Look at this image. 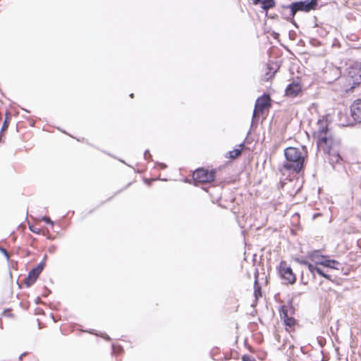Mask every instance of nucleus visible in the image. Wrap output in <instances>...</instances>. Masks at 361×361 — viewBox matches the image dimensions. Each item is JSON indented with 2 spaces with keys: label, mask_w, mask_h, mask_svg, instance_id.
<instances>
[{
  "label": "nucleus",
  "mask_w": 361,
  "mask_h": 361,
  "mask_svg": "<svg viewBox=\"0 0 361 361\" xmlns=\"http://www.w3.org/2000/svg\"><path fill=\"white\" fill-rule=\"evenodd\" d=\"M305 147H287L284 150L286 161L283 164V169L288 171L299 173L303 168L305 161Z\"/></svg>",
  "instance_id": "f257e3e1"
},
{
  "label": "nucleus",
  "mask_w": 361,
  "mask_h": 361,
  "mask_svg": "<svg viewBox=\"0 0 361 361\" xmlns=\"http://www.w3.org/2000/svg\"><path fill=\"white\" fill-rule=\"evenodd\" d=\"M317 125L318 130L316 134L317 145L324 152L334 150V148L338 145V141L333 136L324 121L319 120Z\"/></svg>",
  "instance_id": "f03ea898"
},
{
  "label": "nucleus",
  "mask_w": 361,
  "mask_h": 361,
  "mask_svg": "<svg viewBox=\"0 0 361 361\" xmlns=\"http://www.w3.org/2000/svg\"><path fill=\"white\" fill-rule=\"evenodd\" d=\"M317 6V0H306L293 2L286 8L290 9L291 15L294 16L298 11L309 12L314 10Z\"/></svg>",
  "instance_id": "7ed1b4c3"
},
{
  "label": "nucleus",
  "mask_w": 361,
  "mask_h": 361,
  "mask_svg": "<svg viewBox=\"0 0 361 361\" xmlns=\"http://www.w3.org/2000/svg\"><path fill=\"white\" fill-rule=\"evenodd\" d=\"M279 273L285 283L293 284L295 282V275L293 274L290 267L288 266L286 262H281L279 268Z\"/></svg>",
  "instance_id": "20e7f679"
},
{
  "label": "nucleus",
  "mask_w": 361,
  "mask_h": 361,
  "mask_svg": "<svg viewBox=\"0 0 361 361\" xmlns=\"http://www.w3.org/2000/svg\"><path fill=\"white\" fill-rule=\"evenodd\" d=\"M270 100V97L268 94H263L256 100L252 115V122H254L259 114L271 106Z\"/></svg>",
  "instance_id": "39448f33"
},
{
  "label": "nucleus",
  "mask_w": 361,
  "mask_h": 361,
  "mask_svg": "<svg viewBox=\"0 0 361 361\" xmlns=\"http://www.w3.org/2000/svg\"><path fill=\"white\" fill-rule=\"evenodd\" d=\"M215 178L214 171L198 169L193 173V179L199 183H210Z\"/></svg>",
  "instance_id": "423d86ee"
},
{
  "label": "nucleus",
  "mask_w": 361,
  "mask_h": 361,
  "mask_svg": "<svg viewBox=\"0 0 361 361\" xmlns=\"http://www.w3.org/2000/svg\"><path fill=\"white\" fill-rule=\"evenodd\" d=\"M44 266L45 263L44 262H41L36 267L33 268L29 272L27 276L25 279V282L27 286H30L35 283V281L37 280L39 275L43 270Z\"/></svg>",
  "instance_id": "0eeeda50"
},
{
  "label": "nucleus",
  "mask_w": 361,
  "mask_h": 361,
  "mask_svg": "<svg viewBox=\"0 0 361 361\" xmlns=\"http://www.w3.org/2000/svg\"><path fill=\"white\" fill-rule=\"evenodd\" d=\"M350 112L354 121L361 123V99H357L353 102L350 106Z\"/></svg>",
  "instance_id": "6e6552de"
},
{
  "label": "nucleus",
  "mask_w": 361,
  "mask_h": 361,
  "mask_svg": "<svg viewBox=\"0 0 361 361\" xmlns=\"http://www.w3.org/2000/svg\"><path fill=\"white\" fill-rule=\"evenodd\" d=\"M302 87L299 82H293L289 84L286 89V95L295 97L301 92Z\"/></svg>",
  "instance_id": "1a4fd4ad"
},
{
  "label": "nucleus",
  "mask_w": 361,
  "mask_h": 361,
  "mask_svg": "<svg viewBox=\"0 0 361 361\" xmlns=\"http://www.w3.org/2000/svg\"><path fill=\"white\" fill-rule=\"evenodd\" d=\"M317 264H320L326 267L334 269H340V267H341V264L338 262V261H336L334 259H327L326 257L324 259L321 261H317Z\"/></svg>",
  "instance_id": "9d476101"
},
{
  "label": "nucleus",
  "mask_w": 361,
  "mask_h": 361,
  "mask_svg": "<svg viewBox=\"0 0 361 361\" xmlns=\"http://www.w3.org/2000/svg\"><path fill=\"white\" fill-rule=\"evenodd\" d=\"M252 3L255 5H259L260 7L265 11H267L275 6L274 0H252Z\"/></svg>",
  "instance_id": "9b49d317"
},
{
  "label": "nucleus",
  "mask_w": 361,
  "mask_h": 361,
  "mask_svg": "<svg viewBox=\"0 0 361 361\" xmlns=\"http://www.w3.org/2000/svg\"><path fill=\"white\" fill-rule=\"evenodd\" d=\"M329 156V163L334 166V164L338 163V161L341 159L340 154L338 151L334 149L330 151V152H326Z\"/></svg>",
  "instance_id": "f8f14e48"
},
{
  "label": "nucleus",
  "mask_w": 361,
  "mask_h": 361,
  "mask_svg": "<svg viewBox=\"0 0 361 361\" xmlns=\"http://www.w3.org/2000/svg\"><path fill=\"white\" fill-rule=\"evenodd\" d=\"M326 256L320 255L319 250H314L310 255V258L317 264V261H321L324 259Z\"/></svg>",
  "instance_id": "ddd939ff"
},
{
  "label": "nucleus",
  "mask_w": 361,
  "mask_h": 361,
  "mask_svg": "<svg viewBox=\"0 0 361 361\" xmlns=\"http://www.w3.org/2000/svg\"><path fill=\"white\" fill-rule=\"evenodd\" d=\"M292 312V307L288 305H283L280 310V317L281 319H284L289 317V314Z\"/></svg>",
  "instance_id": "4468645a"
},
{
  "label": "nucleus",
  "mask_w": 361,
  "mask_h": 361,
  "mask_svg": "<svg viewBox=\"0 0 361 361\" xmlns=\"http://www.w3.org/2000/svg\"><path fill=\"white\" fill-rule=\"evenodd\" d=\"M243 147V144H241L239 145L240 148L235 149L232 151H230L229 152V157L231 159H235V158L238 157L242 153V147Z\"/></svg>",
  "instance_id": "2eb2a0df"
},
{
  "label": "nucleus",
  "mask_w": 361,
  "mask_h": 361,
  "mask_svg": "<svg viewBox=\"0 0 361 361\" xmlns=\"http://www.w3.org/2000/svg\"><path fill=\"white\" fill-rule=\"evenodd\" d=\"M300 264H304V265H306L309 269V271L311 272V273H314V271L317 272V269H318L319 267H317L316 265H314L310 262H308L306 260H302L300 261Z\"/></svg>",
  "instance_id": "dca6fc26"
},
{
  "label": "nucleus",
  "mask_w": 361,
  "mask_h": 361,
  "mask_svg": "<svg viewBox=\"0 0 361 361\" xmlns=\"http://www.w3.org/2000/svg\"><path fill=\"white\" fill-rule=\"evenodd\" d=\"M283 319L284 321V324L286 326H292L295 324V319L293 317H291L290 316L287 317Z\"/></svg>",
  "instance_id": "f3484780"
},
{
  "label": "nucleus",
  "mask_w": 361,
  "mask_h": 361,
  "mask_svg": "<svg viewBox=\"0 0 361 361\" xmlns=\"http://www.w3.org/2000/svg\"><path fill=\"white\" fill-rule=\"evenodd\" d=\"M317 273L325 279H330V276L325 274L320 268L317 269Z\"/></svg>",
  "instance_id": "a211bd4d"
},
{
  "label": "nucleus",
  "mask_w": 361,
  "mask_h": 361,
  "mask_svg": "<svg viewBox=\"0 0 361 361\" xmlns=\"http://www.w3.org/2000/svg\"><path fill=\"white\" fill-rule=\"evenodd\" d=\"M254 293H255V296L256 299H258L259 297H261L262 296L261 288L259 286L255 287Z\"/></svg>",
  "instance_id": "6ab92c4d"
},
{
  "label": "nucleus",
  "mask_w": 361,
  "mask_h": 361,
  "mask_svg": "<svg viewBox=\"0 0 361 361\" xmlns=\"http://www.w3.org/2000/svg\"><path fill=\"white\" fill-rule=\"evenodd\" d=\"M42 221L46 222L48 224H50L51 226H54V222L47 216L42 217Z\"/></svg>",
  "instance_id": "aec40b11"
},
{
  "label": "nucleus",
  "mask_w": 361,
  "mask_h": 361,
  "mask_svg": "<svg viewBox=\"0 0 361 361\" xmlns=\"http://www.w3.org/2000/svg\"><path fill=\"white\" fill-rule=\"evenodd\" d=\"M8 122L7 120H5L3 123V126L1 127V132L6 130L8 128Z\"/></svg>",
  "instance_id": "412c9836"
},
{
  "label": "nucleus",
  "mask_w": 361,
  "mask_h": 361,
  "mask_svg": "<svg viewBox=\"0 0 361 361\" xmlns=\"http://www.w3.org/2000/svg\"><path fill=\"white\" fill-rule=\"evenodd\" d=\"M243 361H255V360L248 355H244L243 357Z\"/></svg>",
  "instance_id": "4be33fe9"
},
{
  "label": "nucleus",
  "mask_w": 361,
  "mask_h": 361,
  "mask_svg": "<svg viewBox=\"0 0 361 361\" xmlns=\"http://www.w3.org/2000/svg\"><path fill=\"white\" fill-rule=\"evenodd\" d=\"M144 157L145 159H148L149 157H151V154L149 153V150H146L144 153Z\"/></svg>",
  "instance_id": "5701e85b"
},
{
  "label": "nucleus",
  "mask_w": 361,
  "mask_h": 361,
  "mask_svg": "<svg viewBox=\"0 0 361 361\" xmlns=\"http://www.w3.org/2000/svg\"><path fill=\"white\" fill-rule=\"evenodd\" d=\"M0 250L6 256V258L9 257L8 252L4 248L0 247Z\"/></svg>",
  "instance_id": "b1692460"
},
{
  "label": "nucleus",
  "mask_w": 361,
  "mask_h": 361,
  "mask_svg": "<svg viewBox=\"0 0 361 361\" xmlns=\"http://www.w3.org/2000/svg\"><path fill=\"white\" fill-rule=\"evenodd\" d=\"M30 229L32 232L35 233H39L40 232V230L39 228H35L32 226H30Z\"/></svg>",
  "instance_id": "393cba45"
},
{
  "label": "nucleus",
  "mask_w": 361,
  "mask_h": 361,
  "mask_svg": "<svg viewBox=\"0 0 361 361\" xmlns=\"http://www.w3.org/2000/svg\"><path fill=\"white\" fill-rule=\"evenodd\" d=\"M159 165H160V166H161V168L162 169H165V168L166 167V164H163V163L160 164Z\"/></svg>",
  "instance_id": "a878e982"
},
{
  "label": "nucleus",
  "mask_w": 361,
  "mask_h": 361,
  "mask_svg": "<svg viewBox=\"0 0 361 361\" xmlns=\"http://www.w3.org/2000/svg\"><path fill=\"white\" fill-rule=\"evenodd\" d=\"M25 355H26V353H24L21 354V355H20V357H19V359H20V360H21V359H22V357H23V356H25Z\"/></svg>",
  "instance_id": "bb28decb"
},
{
  "label": "nucleus",
  "mask_w": 361,
  "mask_h": 361,
  "mask_svg": "<svg viewBox=\"0 0 361 361\" xmlns=\"http://www.w3.org/2000/svg\"><path fill=\"white\" fill-rule=\"evenodd\" d=\"M104 338L105 339H106V340H110L109 336H107V335L104 336Z\"/></svg>",
  "instance_id": "cd10ccee"
},
{
  "label": "nucleus",
  "mask_w": 361,
  "mask_h": 361,
  "mask_svg": "<svg viewBox=\"0 0 361 361\" xmlns=\"http://www.w3.org/2000/svg\"><path fill=\"white\" fill-rule=\"evenodd\" d=\"M130 97L133 98V97H134L133 93L130 94Z\"/></svg>",
  "instance_id": "c85d7f7f"
},
{
  "label": "nucleus",
  "mask_w": 361,
  "mask_h": 361,
  "mask_svg": "<svg viewBox=\"0 0 361 361\" xmlns=\"http://www.w3.org/2000/svg\"><path fill=\"white\" fill-rule=\"evenodd\" d=\"M271 77H272V75H270L269 77H267V78H266V79H267V80H269V78H271Z\"/></svg>",
  "instance_id": "c756f323"
},
{
  "label": "nucleus",
  "mask_w": 361,
  "mask_h": 361,
  "mask_svg": "<svg viewBox=\"0 0 361 361\" xmlns=\"http://www.w3.org/2000/svg\"><path fill=\"white\" fill-rule=\"evenodd\" d=\"M257 284V280H255V286Z\"/></svg>",
  "instance_id": "7c9ffc66"
}]
</instances>
